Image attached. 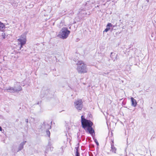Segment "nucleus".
<instances>
[{
	"instance_id": "obj_1",
	"label": "nucleus",
	"mask_w": 156,
	"mask_h": 156,
	"mask_svg": "<svg viewBox=\"0 0 156 156\" xmlns=\"http://www.w3.org/2000/svg\"><path fill=\"white\" fill-rule=\"evenodd\" d=\"M81 123L83 127L85 130L91 135H92L94 131L92 127L93 123L90 120H87L84 119L83 116L81 117Z\"/></svg>"
},
{
	"instance_id": "obj_2",
	"label": "nucleus",
	"mask_w": 156,
	"mask_h": 156,
	"mask_svg": "<svg viewBox=\"0 0 156 156\" xmlns=\"http://www.w3.org/2000/svg\"><path fill=\"white\" fill-rule=\"evenodd\" d=\"M76 70L79 73H87L88 69L87 65L81 61H77Z\"/></svg>"
},
{
	"instance_id": "obj_3",
	"label": "nucleus",
	"mask_w": 156,
	"mask_h": 156,
	"mask_svg": "<svg viewBox=\"0 0 156 156\" xmlns=\"http://www.w3.org/2000/svg\"><path fill=\"white\" fill-rule=\"evenodd\" d=\"M70 31L68 30L67 28H63L59 33L58 36L62 39H66L68 36Z\"/></svg>"
},
{
	"instance_id": "obj_4",
	"label": "nucleus",
	"mask_w": 156,
	"mask_h": 156,
	"mask_svg": "<svg viewBox=\"0 0 156 156\" xmlns=\"http://www.w3.org/2000/svg\"><path fill=\"white\" fill-rule=\"evenodd\" d=\"M27 33H25L22 34L18 39V44L20 45V49L22 46L24 45L26 42Z\"/></svg>"
},
{
	"instance_id": "obj_5",
	"label": "nucleus",
	"mask_w": 156,
	"mask_h": 156,
	"mask_svg": "<svg viewBox=\"0 0 156 156\" xmlns=\"http://www.w3.org/2000/svg\"><path fill=\"white\" fill-rule=\"evenodd\" d=\"M75 107L78 110H80L83 107L82 102L81 99H79L75 101Z\"/></svg>"
},
{
	"instance_id": "obj_6",
	"label": "nucleus",
	"mask_w": 156,
	"mask_h": 156,
	"mask_svg": "<svg viewBox=\"0 0 156 156\" xmlns=\"http://www.w3.org/2000/svg\"><path fill=\"white\" fill-rule=\"evenodd\" d=\"M21 90V88L20 86H19L17 89L13 88L10 87H6L5 89V90H8L9 92L12 93L20 91Z\"/></svg>"
},
{
	"instance_id": "obj_7",
	"label": "nucleus",
	"mask_w": 156,
	"mask_h": 156,
	"mask_svg": "<svg viewBox=\"0 0 156 156\" xmlns=\"http://www.w3.org/2000/svg\"><path fill=\"white\" fill-rule=\"evenodd\" d=\"M131 101L132 103L131 105L132 106L135 107L137 105V102L135 99H134L133 97L131 98Z\"/></svg>"
},
{
	"instance_id": "obj_8",
	"label": "nucleus",
	"mask_w": 156,
	"mask_h": 156,
	"mask_svg": "<svg viewBox=\"0 0 156 156\" xmlns=\"http://www.w3.org/2000/svg\"><path fill=\"white\" fill-rule=\"evenodd\" d=\"M112 25L111 23H108L107 26H106V28L105 29V30L104 31V32H108L110 29V27H112Z\"/></svg>"
},
{
	"instance_id": "obj_9",
	"label": "nucleus",
	"mask_w": 156,
	"mask_h": 156,
	"mask_svg": "<svg viewBox=\"0 0 156 156\" xmlns=\"http://www.w3.org/2000/svg\"><path fill=\"white\" fill-rule=\"evenodd\" d=\"M26 142V141H23L20 144V146H21V148L20 149V150H22L23 148V146L25 144Z\"/></svg>"
},
{
	"instance_id": "obj_10",
	"label": "nucleus",
	"mask_w": 156,
	"mask_h": 156,
	"mask_svg": "<svg viewBox=\"0 0 156 156\" xmlns=\"http://www.w3.org/2000/svg\"><path fill=\"white\" fill-rule=\"evenodd\" d=\"M111 148H112L111 151L112 152H114V153H115L116 149V148L115 147H114L113 146H113L112 145V146H111Z\"/></svg>"
},
{
	"instance_id": "obj_11",
	"label": "nucleus",
	"mask_w": 156,
	"mask_h": 156,
	"mask_svg": "<svg viewBox=\"0 0 156 156\" xmlns=\"http://www.w3.org/2000/svg\"><path fill=\"white\" fill-rule=\"evenodd\" d=\"M5 27L4 24L0 22V30L3 29Z\"/></svg>"
},
{
	"instance_id": "obj_12",
	"label": "nucleus",
	"mask_w": 156,
	"mask_h": 156,
	"mask_svg": "<svg viewBox=\"0 0 156 156\" xmlns=\"http://www.w3.org/2000/svg\"><path fill=\"white\" fill-rule=\"evenodd\" d=\"M7 35H6L5 33H2V37L4 39L7 37Z\"/></svg>"
},
{
	"instance_id": "obj_13",
	"label": "nucleus",
	"mask_w": 156,
	"mask_h": 156,
	"mask_svg": "<svg viewBox=\"0 0 156 156\" xmlns=\"http://www.w3.org/2000/svg\"><path fill=\"white\" fill-rule=\"evenodd\" d=\"M46 132L47 135L48 136H49L50 134V132L49 130H47Z\"/></svg>"
},
{
	"instance_id": "obj_14",
	"label": "nucleus",
	"mask_w": 156,
	"mask_h": 156,
	"mask_svg": "<svg viewBox=\"0 0 156 156\" xmlns=\"http://www.w3.org/2000/svg\"><path fill=\"white\" fill-rule=\"evenodd\" d=\"M76 156H80V154L77 151H76Z\"/></svg>"
},
{
	"instance_id": "obj_15",
	"label": "nucleus",
	"mask_w": 156,
	"mask_h": 156,
	"mask_svg": "<svg viewBox=\"0 0 156 156\" xmlns=\"http://www.w3.org/2000/svg\"><path fill=\"white\" fill-rule=\"evenodd\" d=\"M94 141L95 142V143H96V144H97V145L98 146L99 145V143H98V140L96 139H95L94 140Z\"/></svg>"
},
{
	"instance_id": "obj_16",
	"label": "nucleus",
	"mask_w": 156,
	"mask_h": 156,
	"mask_svg": "<svg viewBox=\"0 0 156 156\" xmlns=\"http://www.w3.org/2000/svg\"><path fill=\"white\" fill-rule=\"evenodd\" d=\"M21 146H20V145L19 147V148H18V149H19V150H20V149L21 148Z\"/></svg>"
},
{
	"instance_id": "obj_17",
	"label": "nucleus",
	"mask_w": 156,
	"mask_h": 156,
	"mask_svg": "<svg viewBox=\"0 0 156 156\" xmlns=\"http://www.w3.org/2000/svg\"><path fill=\"white\" fill-rule=\"evenodd\" d=\"M2 128L0 126V131H2Z\"/></svg>"
},
{
	"instance_id": "obj_18",
	"label": "nucleus",
	"mask_w": 156,
	"mask_h": 156,
	"mask_svg": "<svg viewBox=\"0 0 156 156\" xmlns=\"http://www.w3.org/2000/svg\"><path fill=\"white\" fill-rule=\"evenodd\" d=\"M26 121L27 122H28V119H26Z\"/></svg>"
}]
</instances>
